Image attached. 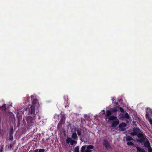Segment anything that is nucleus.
Segmentation results:
<instances>
[{
  "label": "nucleus",
  "instance_id": "32",
  "mask_svg": "<svg viewBox=\"0 0 152 152\" xmlns=\"http://www.w3.org/2000/svg\"><path fill=\"white\" fill-rule=\"evenodd\" d=\"M34 152H39V149H36L35 150Z\"/></svg>",
  "mask_w": 152,
  "mask_h": 152
},
{
  "label": "nucleus",
  "instance_id": "26",
  "mask_svg": "<svg viewBox=\"0 0 152 152\" xmlns=\"http://www.w3.org/2000/svg\"><path fill=\"white\" fill-rule=\"evenodd\" d=\"M118 108L119 109L120 111L121 112H124V110L123 108H122V107H118Z\"/></svg>",
  "mask_w": 152,
  "mask_h": 152
},
{
  "label": "nucleus",
  "instance_id": "2",
  "mask_svg": "<svg viewBox=\"0 0 152 152\" xmlns=\"http://www.w3.org/2000/svg\"><path fill=\"white\" fill-rule=\"evenodd\" d=\"M26 111L29 115L26 118L27 125L28 127H31L34 123V120L36 115L38 113L39 111L35 110V107L32 105H29L26 109Z\"/></svg>",
  "mask_w": 152,
  "mask_h": 152
},
{
  "label": "nucleus",
  "instance_id": "3",
  "mask_svg": "<svg viewBox=\"0 0 152 152\" xmlns=\"http://www.w3.org/2000/svg\"><path fill=\"white\" fill-rule=\"evenodd\" d=\"M67 132L71 133H88L89 131L85 127L79 128L78 126L73 125L69 123L67 125Z\"/></svg>",
  "mask_w": 152,
  "mask_h": 152
},
{
  "label": "nucleus",
  "instance_id": "12",
  "mask_svg": "<svg viewBox=\"0 0 152 152\" xmlns=\"http://www.w3.org/2000/svg\"><path fill=\"white\" fill-rule=\"evenodd\" d=\"M119 124V121L117 118V119H115L114 121L113 122L112 124V127L113 128H115L116 127V126Z\"/></svg>",
  "mask_w": 152,
  "mask_h": 152
},
{
  "label": "nucleus",
  "instance_id": "8",
  "mask_svg": "<svg viewBox=\"0 0 152 152\" xmlns=\"http://www.w3.org/2000/svg\"><path fill=\"white\" fill-rule=\"evenodd\" d=\"M66 141L67 143H70L71 145H73L77 144V141L73 140L71 138L67 137L66 140Z\"/></svg>",
  "mask_w": 152,
  "mask_h": 152
},
{
  "label": "nucleus",
  "instance_id": "36",
  "mask_svg": "<svg viewBox=\"0 0 152 152\" xmlns=\"http://www.w3.org/2000/svg\"><path fill=\"white\" fill-rule=\"evenodd\" d=\"M10 148H12V146L11 144H10Z\"/></svg>",
  "mask_w": 152,
  "mask_h": 152
},
{
  "label": "nucleus",
  "instance_id": "22",
  "mask_svg": "<svg viewBox=\"0 0 152 152\" xmlns=\"http://www.w3.org/2000/svg\"><path fill=\"white\" fill-rule=\"evenodd\" d=\"M86 148V145L83 146L81 148V152H84V151L85 149Z\"/></svg>",
  "mask_w": 152,
  "mask_h": 152
},
{
  "label": "nucleus",
  "instance_id": "38",
  "mask_svg": "<svg viewBox=\"0 0 152 152\" xmlns=\"http://www.w3.org/2000/svg\"><path fill=\"white\" fill-rule=\"evenodd\" d=\"M80 133L78 134V135L79 136L80 135Z\"/></svg>",
  "mask_w": 152,
  "mask_h": 152
},
{
  "label": "nucleus",
  "instance_id": "23",
  "mask_svg": "<svg viewBox=\"0 0 152 152\" xmlns=\"http://www.w3.org/2000/svg\"><path fill=\"white\" fill-rule=\"evenodd\" d=\"M79 152V148L78 146L75 147L74 152Z\"/></svg>",
  "mask_w": 152,
  "mask_h": 152
},
{
  "label": "nucleus",
  "instance_id": "10",
  "mask_svg": "<svg viewBox=\"0 0 152 152\" xmlns=\"http://www.w3.org/2000/svg\"><path fill=\"white\" fill-rule=\"evenodd\" d=\"M33 106H36L37 107H39L40 105L39 104L38 100L37 99H34L32 101V105Z\"/></svg>",
  "mask_w": 152,
  "mask_h": 152
},
{
  "label": "nucleus",
  "instance_id": "4",
  "mask_svg": "<svg viewBox=\"0 0 152 152\" xmlns=\"http://www.w3.org/2000/svg\"><path fill=\"white\" fill-rule=\"evenodd\" d=\"M18 118V124L17 126L19 127L20 124H21L23 126H26L27 127V129H30L31 127H28V126L27 125V124H26L25 120L24 119L22 120V117L21 116H17Z\"/></svg>",
  "mask_w": 152,
  "mask_h": 152
},
{
  "label": "nucleus",
  "instance_id": "11",
  "mask_svg": "<svg viewBox=\"0 0 152 152\" xmlns=\"http://www.w3.org/2000/svg\"><path fill=\"white\" fill-rule=\"evenodd\" d=\"M104 145L106 148L108 150H110L111 149V147L108 142L106 140H104L103 142Z\"/></svg>",
  "mask_w": 152,
  "mask_h": 152
},
{
  "label": "nucleus",
  "instance_id": "28",
  "mask_svg": "<svg viewBox=\"0 0 152 152\" xmlns=\"http://www.w3.org/2000/svg\"><path fill=\"white\" fill-rule=\"evenodd\" d=\"M148 148L149 152H152V148L151 146Z\"/></svg>",
  "mask_w": 152,
  "mask_h": 152
},
{
  "label": "nucleus",
  "instance_id": "16",
  "mask_svg": "<svg viewBox=\"0 0 152 152\" xmlns=\"http://www.w3.org/2000/svg\"><path fill=\"white\" fill-rule=\"evenodd\" d=\"M93 146L92 145H89L87 148V149L86 150L85 152H91V149H93Z\"/></svg>",
  "mask_w": 152,
  "mask_h": 152
},
{
  "label": "nucleus",
  "instance_id": "30",
  "mask_svg": "<svg viewBox=\"0 0 152 152\" xmlns=\"http://www.w3.org/2000/svg\"><path fill=\"white\" fill-rule=\"evenodd\" d=\"M109 118V116H106V115L104 118L106 120H107V119H108V118Z\"/></svg>",
  "mask_w": 152,
  "mask_h": 152
},
{
  "label": "nucleus",
  "instance_id": "25",
  "mask_svg": "<svg viewBox=\"0 0 152 152\" xmlns=\"http://www.w3.org/2000/svg\"><path fill=\"white\" fill-rule=\"evenodd\" d=\"M13 129L12 127L10 129V133H13Z\"/></svg>",
  "mask_w": 152,
  "mask_h": 152
},
{
  "label": "nucleus",
  "instance_id": "9",
  "mask_svg": "<svg viewBox=\"0 0 152 152\" xmlns=\"http://www.w3.org/2000/svg\"><path fill=\"white\" fill-rule=\"evenodd\" d=\"M151 115L149 114L148 113L145 115L146 118L148 120L151 124L152 125V112H151Z\"/></svg>",
  "mask_w": 152,
  "mask_h": 152
},
{
  "label": "nucleus",
  "instance_id": "33",
  "mask_svg": "<svg viewBox=\"0 0 152 152\" xmlns=\"http://www.w3.org/2000/svg\"><path fill=\"white\" fill-rule=\"evenodd\" d=\"M34 97V96H33V95H31V100H32V99H33V98Z\"/></svg>",
  "mask_w": 152,
  "mask_h": 152
},
{
  "label": "nucleus",
  "instance_id": "31",
  "mask_svg": "<svg viewBox=\"0 0 152 152\" xmlns=\"http://www.w3.org/2000/svg\"><path fill=\"white\" fill-rule=\"evenodd\" d=\"M40 116L39 115H37V118L39 120L40 119Z\"/></svg>",
  "mask_w": 152,
  "mask_h": 152
},
{
  "label": "nucleus",
  "instance_id": "19",
  "mask_svg": "<svg viewBox=\"0 0 152 152\" xmlns=\"http://www.w3.org/2000/svg\"><path fill=\"white\" fill-rule=\"evenodd\" d=\"M137 149L138 151L139 152H144V150L141 148L137 147Z\"/></svg>",
  "mask_w": 152,
  "mask_h": 152
},
{
  "label": "nucleus",
  "instance_id": "6",
  "mask_svg": "<svg viewBox=\"0 0 152 152\" xmlns=\"http://www.w3.org/2000/svg\"><path fill=\"white\" fill-rule=\"evenodd\" d=\"M127 124L124 122L119 124L118 128L121 131H125L126 129Z\"/></svg>",
  "mask_w": 152,
  "mask_h": 152
},
{
  "label": "nucleus",
  "instance_id": "17",
  "mask_svg": "<svg viewBox=\"0 0 152 152\" xmlns=\"http://www.w3.org/2000/svg\"><path fill=\"white\" fill-rule=\"evenodd\" d=\"M112 112L111 110H107L106 112V115L107 116H110L112 114Z\"/></svg>",
  "mask_w": 152,
  "mask_h": 152
},
{
  "label": "nucleus",
  "instance_id": "24",
  "mask_svg": "<svg viewBox=\"0 0 152 152\" xmlns=\"http://www.w3.org/2000/svg\"><path fill=\"white\" fill-rule=\"evenodd\" d=\"M85 121H86V120L85 119H84L83 118L81 119V122L83 124H86V122Z\"/></svg>",
  "mask_w": 152,
  "mask_h": 152
},
{
  "label": "nucleus",
  "instance_id": "20",
  "mask_svg": "<svg viewBox=\"0 0 152 152\" xmlns=\"http://www.w3.org/2000/svg\"><path fill=\"white\" fill-rule=\"evenodd\" d=\"M124 117L126 118V119H129V116L128 113L126 112L125 113Z\"/></svg>",
  "mask_w": 152,
  "mask_h": 152
},
{
  "label": "nucleus",
  "instance_id": "39",
  "mask_svg": "<svg viewBox=\"0 0 152 152\" xmlns=\"http://www.w3.org/2000/svg\"><path fill=\"white\" fill-rule=\"evenodd\" d=\"M66 107H67V105H65V107L66 108Z\"/></svg>",
  "mask_w": 152,
  "mask_h": 152
},
{
  "label": "nucleus",
  "instance_id": "14",
  "mask_svg": "<svg viewBox=\"0 0 152 152\" xmlns=\"http://www.w3.org/2000/svg\"><path fill=\"white\" fill-rule=\"evenodd\" d=\"M133 132L131 133H142L140 129L137 127H134L133 129Z\"/></svg>",
  "mask_w": 152,
  "mask_h": 152
},
{
  "label": "nucleus",
  "instance_id": "7",
  "mask_svg": "<svg viewBox=\"0 0 152 152\" xmlns=\"http://www.w3.org/2000/svg\"><path fill=\"white\" fill-rule=\"evenodd\" d=\"M64 124L59 122L57 126V129L58 130L60 133H66V131L65 130L64 128L62 126V125Z\"/></svg>",
  "mask_w": 152,
  "mask_h": 152
},
{
  "label": "nucleus",
  "instance_id": "29",
  "mask_svg": "<svg viewBox=\"0 0 152 152\" xmlns=\"http://www.w3.org/2000/svg\"><path fill=\"white\" fill-rule=\"evenodd\" d=\"M44 151L45 150L44 149H39V152H44Z\"/></svg>",
  "mask_w": 152,
  "mask_h": 152
},
{
  "label": "nucleus",
  "instance_id": "18",
  "mask_svg": "<svg viewBox=\"0 0 152 152\" xmlns=\"http://www.w3.org/2000/svg\"><path fill=\"white\" fill-rule=\"evenodd\" d=\"M118 106H116L111 111L112 113H115L118 111Z\"/></svg>",
  "mask_w": 152,
  "mask_h": 152
},
{
  "label": "nucleus",
  "instance_id": "15",
  "mask_svg": "<svg viewBox=\"0 0 152 152\" xmlns=\"http://www.w3.org/2000/svg\"><path fill=\"white\" fill-rule=\"evenodd\" d=\"M117 117L116 116L111 115L108 118V121H113L115 120V119H117Z\"/></svg>",
  "mask_w": 152,
  "mask_h": 152
},
{
  "label": "nucleus",
  "instance_id": "1",
  "mask_svg": "<svg viewBox=\"0 0 152 152\" xmlns=\"http://www.w3.org/2000/svg\"><path fill=\"white\" fill-rule=\"evenodd\" d=\"M132 137L126 136L124 138V140L127 142L129 145H133V141H137L140 142H144L145 145L147 148L151 146L148 139L144 136L143 134H131Z\"/></svg>",
  "mask_w": 152,
  "mask_h": 152
},
{
  "label": "nucleus",
  "instance_id": "35",
  "mask_svg": "<svg viewBox=\"0 0 152 152\" xmlns=\"http://www.w3.org/2000/svg\"><path fill=\"white\" fill-rule=\"evenodd\" d=\"M114 103H115V104H116L117 105H118V102H115Z\"/></svg>",
  "mask_w": 152,
  "mask_h": 152
},
{
  "label": "nucleus",
  "instance_id": "34",
  "mask_svg": "<svg viewBox=\"0 0 152 152\" xmlns=\"http://www.w3.org/2000/svg\"><path fill=\"white\" fill-rule=\"evenodd\" d=\"M102 112H103V113H102V114H105V111H104V110H102Z\"/></svg>",
  "mask_w": 152,
  "mask_h": 152
},
{
  "label": "nucleus",
  "instance_id": "13",
  "mask_svg": "<svg viewBox=\"0 0 152 152\" xmlns=\"http://www.w3.org/2000/svg\"><path fill=\"white\" fill-rule=\"evenodd\" d=\"M61 119L59 121V122L61 123L62 124H64L66 120V117L65 115L62 112L61 113Z\"/></svg>",
  "mask_w": 152,
  "mask_h": 152
},
{
  "label": "nucleus",
  "instance_id": "27",
  "mask_svg": "<svg viewBox=\"0 0 152 152\" xmlns=\"http://www.w3.org/2000/svg\"><path fill=\"white\" fill-rule=\"evenodd\" d=\"M13 139V136L11 134H10V136H9V139L11 140H12Z\"/></svg>",
  "mask_w": 152,
  "mask_h": 152
},
{
  "label": "nucleus",
  "instance_id": "37",
  "mask_svg": "<svg viewBox=\"0 0 152 152\" xmlns=\"http://www.w3.org/2000/svg\"><path fill=\"white\" fill-rule=\"evenodd\" d=\"M115 99H114V98H113V99H112V100H113V102L115 100Z\"/></svg>",
  "mask_w": 152,
  "mask_h": 152
},
{
  "label": "nucleus",
  "instance_id": "21",
  "mask_svg": "<svg viewBox=\"0 0 152 152\" xmlns=\"http://www.w3.org/2000/svg\"><path fill=\"white\" fill-rule=\"evenodd\" d=\"M77 134H72V137L74 139H76L77 138Z\"/></svg>",
  "mask_w": 152,
  "mask_h": 152
},
{
  "label": "nucleus",
  "instance_id": "5",
  "mask_svg": "<svg viewBox=\"0 0 152 152\" xmlns=\"http://www.w3.org/2000/svg\"><path fill=\"white\" fill-rule=\"evenodd\" d=\"M6 106L5 104H4L2 106H0V111H1L0 113V119H3L6 115Z\"/></svg>",
  "mask_w": 152,
  "mask_h": 152
}]
</instances>
